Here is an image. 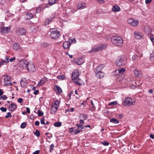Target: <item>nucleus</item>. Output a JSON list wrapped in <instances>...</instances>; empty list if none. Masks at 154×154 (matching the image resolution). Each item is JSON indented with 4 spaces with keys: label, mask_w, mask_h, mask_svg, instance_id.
<instances>
[{
    "label": "nucleus",
    "mask_w": 154,
    "mask_h": 154,
    "mask_svg": "<svg viewBox=\"0 0 154 154\" xmlns=\"http://www.w3.org/2000/svg\"><path fill=\"white\" fill-rule=\"evenodd\" d=\"M79 75V72L77 69L75 70L72 74V79H75L78 78Z\"/></svg>",
    "instance_id": "obj_9"
},
{
    "label": "nucleus",
    "mask_w": 154,
    "mask_h": 154,
    "mask_svg": "<svg viewBox=\"0 0 154 154\" xmlns=\"http://www.w3.org/2000/svg\"><path fill=\"white\" fill-rule=\"evenodd\" d=\"M9 108L11 111H15L17 108V107L15 104L12 103L9 106Z\"/></svg>",
    "instance_id": "obj_19"
},
{
    "label": "nucleus",
    "mask_w": 154,
    "mask_h": 154,
    "mask_svg": "<svg viewBox=\"0 0 154 154\" xmlns=\"http://www.w3.org/2000/svg\"><path fill=\"white\" fill-rule=\"evenodd\" d=\"M54 19H55V17L54 16L52 17H51L47 19L46 20L45 22V25H48L50 23H51Z\"/></svg>",
    "instance_id": "obj_25"
},
{
    "label": "nucleus",
    "mask_w": 154,
    "mask_h": 154,
    "mask_svg": "<svg viewBox=\"0 0 154 154\" xmlns=\"http://www.w3.org/2000/svg\"><path fill=\"white\" fill-rule=\"evenodd\" d=\"M76 63L78 65L82 64L84 62V60L83 58H78L76 61Z\"/></svg>",
    "instance_id": "obj_21"
},
{
    "label": "nucleus",
    "mask_w": 154,
    "mask_h": 154,
    "mask_svg": "<svg viewBox=\"0 0 154 154\" xmlns=\"http://www.w3.org/2000/svg\"><path fill=\"white\" fill-rule=\"evenodd\" d=\"M134 74L136 76L138 77H141L143 75L142 72L138 69H135L134 71Z\"/></svg>",
    "instance_id": "obj_16"
},
{
    "label": "nucleus",
    "mask_w": 154,
    "mask_h": 154,
    "mask_svg": "<svg viewBox=\"0 0 154 154\" xmlns=\"http://www.w3.org/2000/svg\"><path fill=\"white\" fill-rule=\"evenodd\" d=\"M117 104V102L116 101H113L109 103L108 104L109 105H116Z\"/></svg>",
    "instance_id": "obj_47"
},
{
    "label": "nucleus",
    "mask_w": 154,
    "mask_h": 154,
    "mask_svg": "<svg viewBox=\"0 0 154 154\" xmlns=\"http://www.w3.org/2000/svg\"><path fill=\"white\" fill-rule=\"evenodd\" d=\"M144 32L147 35H150L152 30L150 27L148 26H146L144 27Z\"/></svg>",
    "instance_id": "obj_18"
},
{
    "label": "nucleus",
    "mask_w": 154,
    "mask_h": 154,
    "mask_svg": "<svg viewBox=\"0 0 154 154\" xmlns=\"http://www.w3.org/2000/svg\"><path fill=\"white\" fill-rule=\"evenodd\" d=\"M26 113H30V111L29 108L28 107H26Z\"/></svg>",
    "instance_id": "obj_63"
},
{
    "label": "nucleus",
    "mask_w": 154,
    "mask_h": 154,
    "mask_svg": "<svg viewBox=\"0 0 154 154\" xmlns=\"http://www.w3.org/2000/svg\"><path fill=\"white\" fill-rule=\"evenodd\" d=\"M4 84L5 85L9 86V85L11 86V78L9 76L5 75L4 76Z\"/></svg>",
    "instance_id": "obj_6"
},
{
    "label": "nucleus",
    "mask_w": 154,
    "mask_h": 154,
    "mask_svg": "<svg viewBox=\"0 0 154 154\" xmlns=\"http://www.w3.org/2000/svg\"><path fill=\"white\" fill-rule=\"evenodd\" d=\"M127 58L124 55H122L118 57L115 61L116 64L118 66H122L127 63Z\"/></svg>",
    "instance_id": "obj_2"
},
{
    "label": "nucleus",
    "mask_w": 154,
    "mask_h": 154,
    "mask_svg": "<svg viewBox=\"0 0 154 154\" xmlns=\"http://www.w3.org/2000/svg\"><path fill=\"white\" fill-rule=\"evenodd\" d=\"M101 143L104 146H108L109 144V143L105 141H103Z\"/></svg>",
    "instance_id": "obj_51"
},
{
    "label": "nucleus",
    "mask_w": 154,
    "mask_h": 154,
    "mask_svg": "<svg viewBox=\"0 0 154 154\" xmlns=\"http://www.w3.org/2000/svg\"><path fill=\"white\" fill-rule=\"evenodd\" d=\"M107 46V45L106 44H101L97 47L99 51L103 50L106 48Z\"/></svg>",
    "instance_id": "obj_27"
},
{
    "label": "nucleus",
    "mask_w": 154,
    "mask_h": 154,
    "mask_svg": "<svg viewBox=\"0 0 154 154\" xmlns=\"http://www.w3.org/2000/svg\"><path fill=\"white\" fill-rule=\"evenodd\" d=\"M57 0H49L48 3L49 5H52L56 3Z\"/></svg>",
    "instance_id": "obj_34"
},
{
    "label": "nucleus",
    "mask_w": 154,
    "mask_h": 154,
    "mask_svg": "<svg viewBox=\"0 0 154 154\" xmlns=\"http://www.w3.org/2000/svg\"><path fill=\"white\" fill-rule=\"evenodd\" d=\"M71 41H70L71 44L73 42H74V43H76V40L75 38H73L72 39L70 40Z\"/></svg>",
    "instance_id": "obj_56"
},
{
    "label": "nucleus",
    "mask_w": 154,
    "mask_h": 154,
    "mask_svg": "<svg viewBox=\"0 0 154 154\" xmlns=\"http://www.w3.org/2000/svg\"><path fill=\"white\" fill-rule=\"evenodd\" d=\"M23 101V99L22 98H20L17 100V101L19 103H21Z\"/></svg>",
    "instance_id": "obj_59"
},
{
    "label": "nucleus",
    "mask_w": 154,
    "mask_h": 154,
    "mask_svg": "<svg viewBox=\"0 0 154 154\" xmlns=\"http://www.w3.org/2000/svg\"><path fill=\"white\" fill-rule=\"evenodd\" d=\"M40 152V151L39 150H37L34 152L32 154H38Z\"/></svg>",
    "instance_id": "obj_62"
},
{
    "label": "nucleus",
    "mask_w": 154,
    "mask_h": 154,
    "mask_svg": "<svg viewBox=\"0 0 154 154\" xmlns=\"http://www.w3.org/2000/svg\"><path fill=\"white\" fill-rule=\"evenodd\" d=\"M26 69L29 72H35L36 69L35 65L32 62H29L27 66Z\"/></svg>",
    "instance_id": "obj_4"
},
{
    "label": "nucleus",
    "mask_w": 154,
    "mask_h": 154,
    "mask_svg": "<svg viewBox=\"0 0 154 154\" xmlns=\"http://www.w3.org/2000/svg\"><path fill=\"white\" fill-rule=\"evenodd\" d=\"M72 80H74V82L76 84L79 85H82V80L79 79V78H77V79H73Z\"/></svg>",
    "instance_id": "obj_24"
},
{
    "label": "nucleus",
    "mask_w": 154,
    "mask_h": 154,
    "mask_svg": "<svg viewBox=\"0 0 154 154\" xmlns=\"http://www.w3.org/2000/svg\"><path fill=\"white\" fill-rule=\"evenodd\" d=\"M104 67L103 64H100L96 68L95 72L101 71L103 69Z\"/></svg>",
    "instance_id": "obj_20"
},
{
    "label": "nucleus",
    "mask_w": 154,
    "mask_h": 154,
    "mask_svg": "<svg viewBox=\"0 0 154 154\" xmlns=\"http://www.w3.org/2000/svg\"><path fill=\"white\" fill-rule=\"evenodd\" d=\"M26 32V29L23 28H18L17 30V33L19 35H24Z\"/></svg>",
    "instance_id": "obj_10"
},
{
    "label": "nucleus",
    "mask_w": 154,
    "mask_h": 154,
    "mask_svg": "<svg viewBox=\"0 0 154 154\" xmlns=\"http://www.w3.org/2000/svg\"><path fill=\"white\" fill-rule=\"evenodd\" d=\"M35 125L36 126H38L39 125V122L38 121H35Z\"/></svg>",
    "instance_id": "obj_64"
},
{
    "label": "nucleus",
    "mask_w": 154,
    "mask_h": 154,
    "mask_svg": "<svg viewBox=\"0 0 154 154\" xmlns=\"http://www.w3.org/2000/svg\"><path fill=\"white\" fill-rule=\"evenodd\" d=\"M138 56L137 55H133L132 57V60H135L136 59L137 57Z\"/></svg>",
    "instance_id": "obj_57"
},
{
    "label": "nucleus",
    "mask_w": 154,
    "mask_h": 154,
    "mask_svg": "<svg viewBox=\"0 0 154 154\" xmlns=\"http://www.w3.org/2000/svg\"><path fill=\"white\" fill-rule=\"evenodd\" d=\"M11 28L7 27H3L0 28V32L2 33H6L10 32Z\"/></svg>",
    "instance_id": "obj_11"
},
{
    "label": "nucleus",
    "mask_w": 154,
    "mask_h": 154,
    "mask_svg": "<svg viewBox=\"0 0 154 154\" xmlns=\"http://www.w3.org/2000/svg\"><path fill=\"white\" fill-rule=\"evenodd\" d=\"M132 100L129 97H127L125 99L124 102L122 103V105L125 106L126 105L130 106L132 105H134L133 103L132 102Z\"/></svg>",
    "instance_id": "obj_7"
},
{
    "label": "nucleus",
    "mask_w": 154,
    "mask_h": 154,
    "mask_svg": "<svg viewBox=\"0 0 154 154\" xmlns=\"http://www.w3.org/2000/svg\"><path fill=\"white\" fill-rule=\"evenodd\" d=\"M54 89L57 94H60L62 92V90L59 86L55 85L54 86Z\"/></svg>",
    "instance_id": "obj_13"
},
{
    "label": "nucleus",
    "mask_w": 154,
    "mask_h": 154,
    "mask_svg": "<svg viewBox=\"0 0 154 154\" xmlns=\"http://www.w3.org/2000/svg\"><path fill=\"white\" fill-rule=\"evenodd\" d=\"M76 125L77 127V128H78L79 129L81 128V130H83V131L85 130V125H83L81 124H77Z\"/></svg>",
    "instance_id": "obj_31"
},
{
    "label": "nucleus",
    "mask_w": 154,
    "mask_h": 154,
    "mask_svg": "<svg viewBox=\"0 0 154 154\" xmlns=\"http://www.w3.org/2000/svg\"><path fill=\"white\" fill-rule=\"evenodd\" d=\"M97 77L99 79H101L104 77V73L102 71L95 72Z\"/></svg>",
    "instance_id": "obj_14"
},
{
    "label": "nucleus",
    "mask_w": 154,
    "mask_h": 154,
    "mask_svg": "<svg viewBox=\"0 0 154 154\" xmlns=\"http://www.w3.org/2000/svg\"><path fill=\"white\" fill-rule=\"evenodd\" d=\"M34 134L37 137H39L40 136V132L36 130Z\"/></svg>",
    "instance_id": "obj_44"
},
{
    "label": "nucleus",
    "mask_w": 154,
    "mask_h": 154,
    "mask_svg": "<svg viewBox=\"0 0 154 154\" xmlns=\"http://www.w3.org/2000/svg\"><path fill=\"white\" fill-rule=\"evenodd\" d=\"M75 129L74 128H69V132L71 133H72L73 132L74 133Z\"/></svg>",
    "instance_id": "obj_43"
},
{
    "label": "nucleus",
    "mask_w": 154,
    "mask_h": 154,
    "mask_svg": "<svg viewBox=\"0 0 154 154\" xmlns=\"http://www.w3.org/2000/svg\"><path fill=\"white\" fill-rule=\"evenodd\" d=\"M54 147V145L53 144H51L50 147V151L51 152L53 150Z\"/></svg>",
    "instance_id": "obj_46"
},
{
    "label": "nucleus",
    "mask_w": 154,
    "mask_h": 154,
    "mask_svg": "<svg viewBox=\"0 0 154 154\" xmlns=\"http://www.w3.org/2000/svg\"><path fill=\"white\" fill-rule=\"evenodd\" d=\"M150 39L152 43H154V37L151 36L150 37Z\"/></svg>",
    "instance_id": "obj_60"
},
{
    "label": "nucleus",
    "mask_w": 154,
    "mask_h": 154,
    "mask_svg": "<svg viewBox=\"0 0 154 154\" xmlns=\"http://www.w3.org/2000/svg\"><path fill=\"white\" fill-rule=\"evenodd\" d=\"M42 8L41 7L38 8L36 10L35 12L37 13H38L42 10Z\"/></svg>",
    "instance_id": "obj_48"
},
{
    "label": "nucleus",
    "mask_w": 154,
    "mask_h": 154,
    "mask_svg": "<svg viewBox=\"0 0 154 154\" xmlns=\"http://www.w3.org/2000/svg\"><path fill=\"white\" fill-rule=\"evenodd\" d=\"M41 123L42 124H45V118L44 117H42L41 118L40 120Z\"/></svg>",
    "instance_id": "obj_50"
},
{
    "label": "nucleus",
    "mask_w": 154,
    "mask_h": 154,
    "mask_svg": "<svg viewBox=\"0 0 154 154\" xmlns=\"http://www.w3.org/2000/svg\"><path fill=\"white\" fill-rule=\"evenodd\" d=\"M125 69L124 68H120L118 70L116 71V72H118L119 73L123 74L125 71Z\"/></svg>",
    "instance_id": "obj_30"
},
{
    "label": "nucleus",
    "mask_w": 154,
    "mask_h": 154,
    "mask_svg": "<svg viewBox=\"0 0 154 154\" xmlns=\"http://www.w3.org/2000/svg\"><path fill=\"white\" fill-rule=\"evenodd\" d=\"M86 5L84 2H79L77 5V8L79 10L83 9L86 7Z\"/></svg>",
    "instance_id": "obj_12"
},
{
    "label": "nucleus",
    "mask_w": 154,
    "mask_h": 154,
    "mask_svg": "<svg viewBox=\"0 0 154 154\" xmlns=\"http://www.w3.org/2000/svg\"><path fill=\"white\" fill-rule=\"evenodd\" d=\"M47 79L45 78H42L38 84L37 85L38 86H40L44 84L45 81H47Z\"/></svg>",
    "instance_id": "obj_22"
},
{
    "label": "nucleus",
    "mask_w": 154,
    "mask_h": 154,
    "mask_svg": "<svg viewBox=\"0 0 154 154\" xmlns=\"http://www.w3.org/2000/svg\"><path fill=\"white\" fill-rule=\"evenodd\" d=\"M60 102L58 100H56L55 103L53 104L52 105L58 108L59 106Z\"/></svg>",
    "instance_id": "obj_36"
},
{
    "label": "nucleus",
    "mask_w": 154,
    "mask_h": 154,
    "mask_svg": "<svg viewBox=\"0 0 154 154\" xmlns=\"http://www.w3.org/2000/svg\"><path fill=\"white\" fill-rule=\"evenodd\" d=\"M70 45L71 43L69 40L64 42L63 44V46L65 49H68L70 48Z\"/></svg>",
    "instance_id": "obj_17"
},
{
    "label": "nucleus",
    "mask_w": 154,
    "mask_h": 154,
    "mask_svg": "<svg viewBox=\"0 0 154 154\" xmlns=\"http://www.w3.org/2000/svg\"><path fill=\"white\" fill-rule=\"evenodd\" d=\"M134 34L135 38L137 39H140L143 37V35L141 32H134Z\"/></svg>",
    "instance_id": "obj_15"
},
{
    "label": "nucleus",
    "mask_w": 154,
    "mask_h": 154,
    "mask_svg": "<svg viewBox=\"0 0 154 154\" xmlns=\"http://www.w3.org/2000/svg\"><path fill=\"white\" fill-rule=\"evenodd\" d=\"M90 101L91 102V104L92 105V108L94 109H95V107L94 106V103H93V101L92 100H90Z\"/></svg>",
    "instance_id": "obj_58"
},
{
    "label": "nucleus",
    "mask_w": 154,
    "mask_h": 154,
    "mask_svg": "<svg viewBox=\"0 0 154 154\" xmlns=\"http://www.w3.org/2000/svg\"><path fill=\"white\" fill-rule=\"evenodd\" d=\"M33 17V15L30 13H28L26 15L25 17L26 19L29 20L31 19Z\"/></svg>",
    "instance_id": "obj_29"
},
{
    "label": "nucleus",
    "mask_w": 154,
    "mask_h": 154,
    "mask_svg": "<svg viewBox=\"0 0 154 154\" xmlns=\"http://www.w3.org/2000/svg\"><path fill=\"white\" fill-rule=\"evenodd\" d=\"M61 125V123L60 122H57L54 123V125L56 127H59Z\"/></svg>",
    "instance_id": "obj_39"
},
{
    "label": "nucleus",
    "mask_w": 154,
    "mask_h": 154,
    "mask_svg": "<svg viewBox=\"0 0 154 154\" xmlns=\"http://www.w3.org/2000/svg\"><path fill=\"white\" fill-rule=\"evenodd\" d=\"M111 39L112 43L118 47H121L123 44L122 38L118 36H113L112 37Z\"/></svg>",
    "instance_id": "obj_1"
},
{
    "label": "nucleus",
    "mask_w": 154,
    "mask_h": 154,
    "mask_svg": "<svg viewBox=\"0 0 154 154\" xmlns=\"http://www.w3.org/2000/svg\"><path fill=\"white\" fill-rule=\"evenodd\" d=\"M15 59V58L14 57H13L9 59V61L10 62H12Z\"/></svg>",
    "instance_id": "obj_61"
},
{
    "label": "nucleus",
    "mask_w": 154,
    "mask_h": 154,
    "mask_svg": "<svg viewBox=\"0 0 154 154\" xmlns=\"http://www.w3.org/2000/svg\"><path fill=\"white\" fill-rule=\"evenodd\" d=\"M58 108L57 107L55 106L52 105L51 106V114H54V113H55L57 111Z\"/></svg>",
    "instance_id": "obj_23"
},
{
    "label": "nucleus",
    "mask_w": 154,
    "mask_h": 154,
    "mask_svg": "<svg viewBox=\"0 0 154 154\" xmlns=\"http://www.w3.org/2000/svg\"><path fill=\"white\" fill-rule=\"evenodd\" d=\"M128 23L131 26H136L138 24L139 21L137 20H135L131 18H129L128 20Z\"/></svg>",
    "instance_id": "obj_8"
},
{
    "label": "nucleus",
    "mask_w": 154,
    "mask_h": 154,
    "mask_svg": "<svg viewBox=\"0 0 154 154\" xmlns=\"http://www.w3.org/2000/svg\"><path fill=\"white\" fill-rule=\"evenodd\" d=\"M26 126V123L25 122H23L21 124V125H20V127L22 128H25V127Z\"/></svg>",
    "instance_id": "obj_45"
},
{
    "label": "nucleus",
    "mask_w": 154,
    "mask_h": 154,
    "mask_svg": "<svg viewBox=\"0 0 154 154\" xmlns=\"http://www.w3.org/2000/svg\"><path fill=\"white\" fill-rule=\"evenodd\" d=\"M48 33L50 37L53 39L58 38L60 36L59 32L55 29H51Z\"/></svg>",
    "instance_id": "obj_3"
},
{
    "label": "nucleus",
    "mask_w": 154,
    "mask_h": 154,
    "mask_svg": "<svg viewBox=\"0 0 154 154\" xmlns=\"http://www.w3.org/2000/svg\"><path fill=\"white\" fill-rule=\"evenodd\" d=\"M112 10L113 12H117L120 11V8L118 5H116L113 6Z\"/></svg>",
    "instance_id": "obj_26"
},
{
    "label": "nucleus",
    "mask_w": 154,
    "mask_h": 154,
    "mask_svg": "<svg viewBox=\"0 0 154 154\" xmlns=\"http://www.w3.org/2000/svg\"><path fill=\"white\" fill-rule=\"evenodd\" d=\"M13 46L14 49L16 50H17L20 48V46L19 43L14 44Z\"/></svg>",
    "instance_id": "obj_28"
},
{
    "label": "nucleus",
    "mask_w": 154,
    "mask_h": 154,
    "mask_svg": "<svg viewBox=\"0 0 154 154\" xmlns=\"http://www.w3.org/2000/svg\"><path fill=\"white\" fill-rule=\"evenodd\" d=\"M38 116H42L44 114L43 112L42 111H40L39 110H38Z\"/></svg>",
    "instance_id": "obj_42"
},
{
    "label": "nucleus",
    "mask_w": 154,
    "mask_h": 154,
    "mask_svg": "<svg viewBox=\"0 0 154 154\" xmlns=\"http://www.w3.org/2000/svg\"><path fill=\"white\" fill-rule=\"evenodd\" d=\"M2 62H3V63H7L9 62V57L8 56H7L5 58V60H2Z\"/></svg>",
    "instance_id": "obj_38"
},
{
    "label": "nucleus",
    "mask_w": 154,
    "mask_h": 154,
    "mask_svg": "<svg viewBox=\"0 0 154 154\" xmlns=\"http://www.w3.org/2000/svg\"><path fill=\"white\" fill-rule=\"evenodd\" d=\"M110 122L114 124H118L119 123V121L115 118L111 119L110 120Z\"/></svg>",
    "instance_id": "obj_32"
},
{
    "label": "nucleus",
    "mask_w": 154,
    "mask_h": 154,
    "mask_svg": "<svg viewBox=\"0 0 154 154\" xmlns=\"http://www.w3.org/2000/svg\"><path fill=\"white\" fill-rule=\"evenodd\" d=\"M41 47L43 48H47L49 46V44L47 43H42L41 44Z\"/></svg>",
    "instance_id": "obj_33"
},
{
    "label": "nucleus",
    "mask_w": 154,
    "mask_h": 154,
    "mask_svg": "<svg viewBox=\"0 0 154 154\" xmlns=\"http://www.w3.org/2000/svg\"><path fill=\"white\" fill-rule=\"evenodd\" d=\"M11 113L10 112H8L7 113V115L5 116V117L6 118H8L9 117H11Z\"/></svg>",
    "instance_id": "obj_52"
},
{
    "label": "nucleus",
    "mask_w": 154,
    "mask_h": 154,
    "mask_svg": "<svg viewBox=\"0 0 154 154\" xmlns=\"http://www.w3.org/2000/svg\"><path fill=\"white\" fill-rule=\"evenodd\" d=\"M7 98V97L6 95H3L2 96L0 97V99H3V100H6Z\"/></svg>",
    "instance_id": "obj_49"
},
{
    "label": "nucleus",
    "mask_w": 154,
    "mask_h": 154,
    "mask_svg": "<svg viewBox=\"0 0 154 154\" xmlns=\"http://www.w3.org/2000/svg\"><path fill=\"white\" fill-rule=\"evenodd\" d=\"M79 118H81L84 119H86L87 118V117L86 115H85L84 114H80L79 116Z\"/></svg>",
    "instance_id": "obj_37"
},
{
    "label": "nucleus",
    "mask_w": 154,
    "mask_h": 154,
    "mask_svg": "<svg viewBox=\"0 0 154 154\" xmlns=\"http://www.w3.org/2000/svg\"><path fill=\"white\" fill-rule=\"evenodd\" d=\"M28 63L29 62L26 60L23 59L19 62L18 65L20 67L22 68L23 69H26Z\"/></svg>",
    "instance_id": "obj_5"
},
{
    "label": "nucleus",
    "mask_w": 154,
    "mask_h": 154,
    "mask_svg": "<svg viewBox=\"0 0 154 154\" xmlns=\"http://www.w3.org/2000/svg\"><path fill=\"white\" fill-rule=\"evenodd\" d=\"M150 59L152 61L154 60V54H151L150 55Z\"/></svg>",
    "instance_id": "obj_53"
},
{
    "label": "nucleus",
    "mask_w": 154,
    "mask_h": 154,
    "mask_svg": "<svg viewBox=\"0 0 154 154\" xmlns=\"http://www.w3.org/2000/svg\"><path fill=\"white\" fill-rule=\"evenodd\" d=\"M0 109L3 112H5L7 111V109L6 108L2 107H1Z\"/></svg>",
    "instance_id": "obj_54"
},
{
    "label": "nucleus",
    "mask_w": 154,
    "mask_h": 154,
    "mask_svg": "<svg viewBox=\"0 0 154 154\" xmlns=\"http://www.w3.org/2000/svg\"><path fill=\"white\" fill-rule=\"evenodd\" d=\"M25 84V83H24V82L22 81H21L20 84L22 87H24L26 85Z\"/></svg>",
    "instance_id": "obj_55"
},
{
    "label": "nucleus",
    "mask_w": 154,
    "mask_h": 154,
    "mask_svg": "<svg viewBox=\"0 0 154 154\" xmlns=\"http://www.w3.org/2000/svg\"><path fill=\"white\" fill-rule=\"evenodd\" d=\"M98 47H97L96 48H93L92 49L91 51H89V52L90 53H91V52H97V51H99V50H98Z\"/></svg>",
    "instance_id": "obj_41"
},
{
    "label": "nucleus",
    "mask_w": 154,
    "mask_h": 154,
    "mask_svg": "<svg viewBox=\"0 0 154 154\" xmlns=\"http://www.w3.org/2000/svg\"><path fill=\"white\" fill-rule=\"evenodd\" d=\"M57 78L59 79L63 80L65 79V76L63 75H58L57 76Z\"/></svg>",
    "instance_id": "obj_35"
},
{
    "label": "nucleus",
    "mask_w": 154,
    "mask_h": 154,
    "mask_svg": "<svg viewBox=\"0 0 154 154\" xmlns=\"http://www.w3.org/2000/svg\"><path fill=\"white\" fill-rule=\"evenodd\" d=\"M82 131H83V130H81V128L79 129L78 128L77 129L75 130V131L74 132V134L75 135L79 133Z\"/></svg>",
    "instance_id": "obj_40"
}]
</instances>
